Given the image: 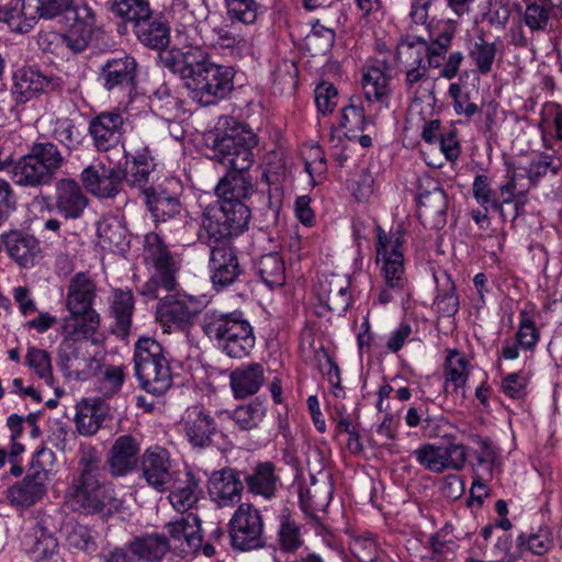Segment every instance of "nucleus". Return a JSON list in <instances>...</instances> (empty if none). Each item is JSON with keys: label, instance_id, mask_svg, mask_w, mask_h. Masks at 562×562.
<instances>
[{"label": "nucleus", "instance_id": "nucleus-1", "mask_svg": "<svg viewBox=\"0 0 562 562\" xmlns=\"http://www.w3.org/2000/svg\"><path fill=\"white\" fill-rule=\"evenodd\" d=\"M160 60L165 68L180 76L191 99L202 105L217 103L234 89V68L215 64L199 46L165 50Z\"/></svg>", "mask_w": 562, "mask_h": 562}, {"label": "nucleus", "instance_id": "nucleus-2", "mask_svg": "<svg viewBox=\"0 0 562 562\" xmlns=\"http://www.w3.org/2000/svg\"><path fill=\"white\" fill-rule=\"evenodd\" d=\"M104 467L99 451L89 447L81 450L78 471L66 491V502L75 513L108 519L122 508L112 482L102 477Z\"/></svg>", "mask_w": 562, "mask_h": 562}, {"label": "nucleus", "instance_id": "nucleus-3", "mask_svg": "<svg viewBox=\"0 0 562 562\" xmlns=\"http://www.w3.org/2000/svg\"><path fill=\"white\" fill-rule=\"evenodd\" d=\"M215 193L217 201L204 209L201 224L247 231L251 217L248 201L255 193L248 171L227 170L220 179Z\"/></svg>", "mask_w": 562, "mask_h": 562}, {"label": "nucleus", "instance_id": "nucleus-4", "mask_svg": "<svg viewBox=\"0 0 562 562\" xmlns=\"http://www.w3.org/2000/svg\"><path fill=\"white\" fill-rule=\"evenodd\" d=\"M201 329L233 359L249 356L256 344L254 327L241 310L207 308L201 317Z\"/></svg>", "mask_w": 562, "mask_h": 562}, {"label": "nucleus", "instance_id": "nucleus-5", "mask_svg": "<svg viewBox=\"0 0 562 562\" xmlns=\"http://www.w3.org/2000/svg\"><path fill=\"white\" fill-rule=\"evenodd\" d=\"M244 232L201 224L199 238L210 248L207 270L212 286L217 292L240 282L246 274L240 263L239 251L233 244V239Z\"/></svg>", "mask_w": 562, "mask_h": 562}, {"label": "nucleus", "instance_id": "nucleus-6", "mask_svg": "<svg viewBox=\"0 0 562 562\" xmlns=\"http://www.w3.org/2000/svg\"><path fill=\"white\" fill-rule=\"evenodd\" d=\"M376 237V263H381L383 279V286L380 289L376 300L382 305L395 300H400L402 303L408 302L412 292L404 267L405 233L398 227L387 235L381 227H378Z\"/></svg>", "mask_w": 562, "mask_h": 562}, {"label": "nucleus", "instance_id": "nucleus-7", "mask_svg": "<svg viewBox=\"0 0 562 562\" xmlns=\"http://www.w3.org/2000/svg\"><path fill=\"white\" fill-rule=\"evenodd\" d=\"M207 142L212 159L227 170L248 171L254 165V149L259 139L248 125L226 116L220 120Z\"/></svg>", "mask_w": 562, "mask_h": 562}, {"label": "nucleus", "instance_id": "nucleus-8", "mask_svg": "<svg viewBox=\"0 0 562 562\" xmlns=\"http://www.w3.org/2000/svg\"><path fill=\"white\" fill-rule=\"evenodd\" d=\"M134 371L139 385L155 396L164 395L173 383L170 359L154 338L140 337L134 348Z\"/></svg>", "mask_w": 562, "mask_h": 562}, {"label": "nucleus", "instance_id": "nucleus-9", "mask_svg": "<svg viewBox=\"0 0 562 562\" xmlns=\"http://www.w3.org/2000/svg\"><path fill=\"white\" fill-rule=\"evenodd\" d=\"M227 532L234 551L250 552L268 547L263 517L250 503L238 505L227 524Z\"/></svg>", "mask_w": 562, "mask_h": 562}, {"label": "nucleus", "instance_id": "nucleus-10", "mask_svg": "<svg viewBox=\"0 0 562 562\" xmlns=\"http://www.w3.org/2000/svg\"><path fill=\"white\" fill-rule=\"evenodd\" d=\"M11 97L16 105H23L40 95H60L65 90L61 77L38 66H24L13 74Z\"/></svg>", "mask_w": 562, "mask_h": 562}, {"label": "nucleus", "instance_id": "nucleus-11", "mask_svg": "<svg viewBox=\"0 0 562 562\" xmlns=\"http://www.w3.org/2000/svg\"><path fill=\"white\" fill-rule=\"evenodd\" d=\"M180 183L175 178H165L160 183L144 190L143 199L156 228L168 222H181L183 210L179 198Z\"/></svg>", "mask_w": 562, "mask_h": 562}, {"label": "nucleus", "instance_id": "nucleus-12", "mask_svg": "<svg viewBox=\"0 0 562 562\" xmlns=\"http://www.w3.org/2000/svg\"><path fill=\"white\" fill-rule=\"evenodd\" d=\"M412 456L425 470L434 473L461 471L468 460V448L463 443L449 441L446 445L424 443Z\"/></svg>", "mask_w": 562, "mask_h": 562}, {"label": "nucleus", "instance_id": "nucleus-13", "mask_svg": "<svg viewBox=\"0 0 562 562\" xmlns=\"http://www.w3.org/2000/svg\"><path fill=\"white\" fill-rule=\"evenodd\" d=\"M140 471L147 485L159 493L172 487L182 472L171 460L170 452L160 446H153L144 451L140 456Z\"/></svg>", "mask_w": 562, "mask_h": 562}, {"label": "nucleus", "instance_id": "nucleus-14", "mask_svg": "<svg viewBox=\"0 0 562 562\" xmlns=\"http://www.w3.org/2000/svg\"><path fill=\"white\" fill-rule=\"evenodd\" d=\"M180 426L189 445L199 450L214 446L215 437L221 434L212 413L200 404L189 406L184 411Z\"/></svg>", "mask_w": 562, "mask_h": 562}, {"label": "nucleus", "instance_id": "nucleus-15", "mask_svg": "<svg viewBox=\"0 0 562 562\" xmlns=\"http://www.w3.org/2000/svg\"><path fill=\"white\" fill-rule=\"evenodd\" d=\"M142 250L144 263L154 268L156 272L162 273L165 282L170 284L172 276L181 269L182 254L167 244L158 232L145 234Z\"/></svg>", "mask_w": 562, "mask_h": 562}, {"label": "nucleus", "instance_id": "nucleus-16", "mask_svg": "<svg viewBox=\"0 0 562 562\" xmlns=\"http://www.w3.org/2000/svg\"><path fill=\"white\" fill-rule=\"evenodd\" d=\"M138 64L126 53L108 58L100 67L98 81L110 93L132 91L136 86Z\"/></svg>", "mask_w": 562, "mask_h": 562}, {"label": "nucleus", "instance_id": "nucleus-17", "mask_svg": "<svg viewBox=\"0 0 562 562\" xmlns=\"http://www.w3.org/2000/svg\"><path fill=\"white\" fill-rule=\"evenodd\" d=\"M88 134L97 151H110L123 146L124 117L120 111H102L92 116Z\"/></svg>", "mask_w": 562, "mask_h": 562}, {"label": "nucleus", "instance_id": "nucleus-18", "mask_svg": "<svg viewBox=\"0 0 562 562\" xmlns=\"http://www.w3.org/2000/svg\"><path fill=\"white\" fill-rule=\"evenodd\" d=\"M80 181L93 196L114 199L122 190L121 162L106 166L103 161H94L81 171Z\"/></svg>", "mask_w": 562, "mask_h": 562}, {"label": "nucleus", "instance_id": "nucleus-19", "mask_svg": "<svg viewBox=\"0 0 562 562\" xmlns=\"http://www.w3.org/2000/svg\"><path fill=\"white\" fill-rule=\"evenodd\" d=\"M244 490L243 470L233 467L213 471L207 481L209 495L218 507L241 504Z\"/></svg>", "mask_w": 562, "mask_h": 562}, {"label": "nucleus", "instance_id": "nucleus-20", "mask_svg": "<svg viewBox=\"0 0 562 562\" xmlns=\"http://www.w3.org/2000/svg\"><path fill=\"white\" fill-rule=\"evenodd\" d=\"M47 480L48 472L33 460L24 479L8 488L7 498L14 507L29 508L46 494Z\"/></svg>", "mask_w": 562, "mask_h": 562}, {"label": "nucleus", "instance_id": "nucleus-21", "mask_svg": "<svg viewBox=\"0 0 562 562\" xmlns=\"http://www.w3.org/2000/svg\"><path fill=\"white\" fill-rule=\"evenodd\" d=\"M245 490L254 497L272 501L282 486L277 465L272 461H259L243 470Z\"/></svg>", "mask_w": 562, "mask_h": 562}, {"label": "nucleus", "instance_id": "nucleus-22", "mask_svg": "<svg viewBox=\"0 0 562 562\" xmlns=\"http://www.w3.org/2000/svg\"><path fill=\"white\" fill-rule=\"evenodd\" d=\"M200 313L199 301L189 295H166L157 305V319L168 328L184 327Z\"/></svg>", "mask_w": 562, "mask_h": 562}, {"label": "nucleus", "instance_id": "nucleus-23", "mask_svg": "<svg viewBox=\"0 0 562 562\" xmlns=\"http://www.w3.org/2000/svg\"><path fill=\"white\" fill-rule=\"evenodd\" d=\"M140 442L132 435L119 436L111 446L106 464L113 477L125 476L140 463Z\"/></svg>", "mask_w": 562, "mask_h": 562}, {"label": "nucleus", "instance_id": "nucleus-24", "mask_svg": "<svg viewBox=\"0 0 562 562\" xmlns=\"http://www.w3.org/2000/svg\"><path fill=\"white\" fill-rule=\"evenodd\" d=\"M124 164H121V181L124 180L133 188L140 190L142 194L145 189L150 187L149 177L154 172L156 164L147 147L131 154L123 149Z\"/></svg>", "mask_w": 562, "mask_h": 562}, {"label": "nucleus", "instance_id": "nucleus-25", "mask_svg": "<svg viewBox=\"0 0 562 562\" xmlns=\"http://www.w3.org/2000/svg\"><path fill=\"white\" fill-rule=\"evenodd\" d=\"M88 203L89 199L76 180L64 178L57 181L54 207L65 220L81 217Z\"/></svg>", "mask_w": 562, "mask_h": 562}, {"label": "nucleus", "instance_id": "nucleus-26", "mask_svg": "<svg viewBox=\"0 0 562 562\" xmlns=\"http://www.w3.org/2000/svg\"><path fill=\"white\" fill-rule=\"evenodd\" d=\"M132 30L138 42L147 48L164 50L170 43V26L161 12L153 10Z\"/></svg>", "mask_w": 562, "mask_h": 562}, {"label": "nucleus", "instance_id": "nucleus-27", "mask_svg": "<svg viewBox=\"0 0 562 562\" xmlns=\"http://www.w3.org/2000/svg\"><path fill=\"white\" fill-rule=\"evenodd\" d=\"M448 196L445 190L436 186L419 194L418 217L425 227L440 229L447 223Z\"/></svg>", "mask_w": 562, "mask_h": 562}, {"label": "nucleus", "instance_id": "nucleus-28", "mask_svg": "<svg viewBox=\"0 0 562 562\" xmlns=\"http://www.w3.org/2000/svg\"><path fill=\"white\" fill-rule=\"evenodd\" d=\"M265 382V369L259 362L243 363L229 372V386L235 400L258 393Z\"/></svg>", "mask_w": 562, "mask_h": 562}, {"label": "nucleus", "instance_id": "nucleus-29", "mask_svg": "<svg viewBox=\"0 0 562 562\" xmlns=\"http://www.w3.org/2000/svg\"><path fill=\"white\" fill-rule=\"evenodd\" d=\"M97 296L94 281L86 272L76 273L69 282L66 307L71 314H87L97 312L93 303Z\"/></svg>", "mask_w": 562, "mask_h": 562}, {"label": "nucleus", "instance_id": "nucleus-30", "mask_svg": "<svg viewBox=\"0 0 562 562\" xmlns=\"http://www.w3.org/2000/svg\"><path fill=\"white\" fill-rule=\"evenodd\" d=\"M94 22V13L89 5L85 4L79 8L75 23L64 34L59 35L61 45L74 54L86 50L92 40Z\"/></svg>", "mask_w": 562, "mask_h": 562}, {"label": "nucleus", "instance_id": "nucleus-31", "mask_svg": "<svg viewBox=\"0 0 562 562\" xmlns=\"http://www.w3.org/2000/svg\"><path fill=\"white\" fill-rule=\"evenodd\" d=\"M109 413L108 404L99 398H82L76 405L75 425L79 435L90 437L102 427Z\"/></svg>", "mask_w": 562, "mask_h": 562}, {"label": "nucleus", "instance_id": "nucleus-32", "mask_svg": "<svg viewBox=\"0 0 562 562\" xmlns=\"http://www.w3.org/2000/svg\"><path fill=\"white\" fill-rule=\"evenodd\" d=\"M127 542L138 562H161L171 551L168 536L156 531L134 536Z\"/></svg>", "mask_w": 562, "mask_h": 562}, {"label": "nucleus", "instance_id": "nucleus-33", "mask_svg": "<svg viewBox=\"0 0 562 562\" xmlns=\"http://www.w3.org/2000/svg\"><path fill=\"white\" fill-rule=\"evenodd\" d=\"M8 255L21 267H33L41 254L40 241L32 235L11 231L1 235Z\"/></svg>", "mask_w": 562, "mask_h": 562}, {"label": "nucleus", "instance_id": "nucleus-34", "mask_svg": "<svg viewBox=\"0 0 562 562\" xmlns=\"http://www.w3.org/2000/svg\"><path fill=\"white\" fill-rule=\"evenodd\" d=\"M172 487L168 488L169 502L180 513L190 510L199 501L202 490L200 480L191 471H182Z\"/></svg>", "mask_w": 562, "mask_h": 562}, {"label": "nucleus", "instance_id": "nucleus-35", "mask_svg": "<svg viewBox=\"0 0 562 562\" xmlns=\"http://www.w3.org/2000/svg\"><path fill=\"white\" fill-rule=\"evenodd\" d=\"M385 63L371 66L362 76V88L368 101H375L384 108L390 106L392 90L390 88L391 76Z\"/></svg>", "mask_w": 562, "mask_h": 562}, {"label": "nucleus", "instance_id": "nucleus-36", "mask_svg": "<svg viewBox=\"0 0 562 562\" xmlns=\"http://www.w3.org/2000/svg\"><path fill=\"white\" fill-rule=\"evenodd\" d=\"M311 480V486H299V503L306 516L316 519V514L324 512L331 501L333 485L330 483L317 484L313 475Z\"/></svg>", "mask_w": 562, "mask_h": 562}, {"label": "nucleus", "instance_id": "nucleus-37", "mask_svg": "<svg viewBox=\"0 0 562 562\" xmlns=\"http://www.w3.org/2000/svg\"><path fill=\"white\" fill-rule=\"evenodd\" d=\"M12 177L18 186L26 188L49 186L54 179L29 153L19 158L14 164Z\"/></svg>", "mask_w": 562, "mask_h": 562}, {"label": "nucleus", "instance_id": "nucleus-38", "mask_svg": "<svg viewBox=\"0 0 562 562\" xmlns=\"http://www.w3.org/2000/svg\"><path fill=\"white\" fill-rule=\"evenodd\" d=\"M278 520L279 527L273 549H278L282 553L294 554L304 544L301 526L295 521L288 507L282 508Z\"/></svg>", "mask_w": 562, "mask_h": 562}, {"label": "nucleus", "instance_id": "nucleus-39", "mask_svg": "<svg viewBox=\"0 0 562 562\" xmlns=\"http://www.w3.org/2000/svg\"><path fill=\"white\" fill-rule=\"evenodd\" d=\"M479 449L473 453L471 462L473 477L481 481H492L494 476V468L498 459V448L488 437H475Z\"/></svg>", "mask_w": 562, "mask_h": 562}, {"label": "nucleus", "instance_id": "nucleus-40", "mask_svg": "<svg viewBox=\"0 0 562 562\" xmlns=\"http://www.w3.org/2000/svg\"><path fill=\"white\" fill-rule=\"evenodd\" d=\"M134 295L131 290L115 289L111 301V315L115 319L113 333L125 337L130 334L134 313Z\"/></svg>", "mask_w": 562, "mask_h": 562}, {"label": "nucleus", "instance_id": "nucleus-41", "mask_svg": "<svg viewBox=\"0 0 562 562\" xmlns=\"http://www.w3.org/2000/svg\"><path fill=\"white\" fill-rule=\"evenodd\" d=\"M100 326V315L98 312L87 314H71L63 319L60 333L63 339L82 341L92 339Z\"/></svg>", "mask_w": 562, "mask_h": 562}, {"label": "nucleus", "instance_id": "nucleus-42", "mask_svg": "<svg viewBox=\"0 0 562 562\" xmlns=\"http://www.w3.org/2000/svg\"><path fill=\"white\" fill-rule=\"evenodd\" d=\"M435 280L437 283V294L434 301L436 312L445 317L454 316L459 311L460 301L451 276L443 271L439 276L435 274Z\"/></svg>", "mask_w": 562, "mask_h": 562}, {"label": "nucleus", "instance_id": "nucleus-43", "mask_svg": "<svg viewBox=\"0 0 562 562\" xmlns=\"http://www.w3.org/2000/svg\"><path fill=\"white\" fill-rule=\"evenodd\" d=\"M445 373V387L448 392L449 386L452 385L453 392L461 390L464 396V385L469 379V361L457 349L448 351V356L443 364Z\"/></svg>", "mask_w": 562, "mask_h": 562}, {"label": "nucleus", "instance_id": "nucleus-44", "mask_svg": "<svg viewBox=\"0 0 562 562\" xmlns=\"http://www.w3.org/2000/svg\"><path fill=\"white\" fill-rule=\"evenodd\" d=\"M52 136L68 154L79 150L86 140V135L74 120L69 117L56 119L53 124Z\"/></svg>", "mask_w": 562, "mask_h": 562}, {"label": "nucleus", "instance_id": "nucleus-45", "mask_svg": "<svg viewBox=\"0 0 562 562\" xmlns=\"http://www.w3.org/2000/svg\"><path fill=\"white\" fill-rule=\"evenodd\" d=\"M258 276L270 289L281 286L285 282V263L279 252L262 255L256 263Z\"/></svg>", "mask_w": 562, "mask_h": 562}, {"label": "nucleus", "instance_id": "nucleus-46", "mask_svg": "<svg viewBox=\"0 0 562 562\" xmlns=\"http://www.w3.org/2000/svg\"><path fill=\"white\" fill-rule=\"evenodd\" d=\"M108 8L124 23H130L132 29L153 11L149 0H110Z\"/></svg>", "mask_w": 562, "mask_h": 562}, {"label": "nucleus", "instance_id": "nucleus-47", "mask_svg": "<svg viewBox=\"0 0 562 562\" xmlns=\"http://www.w3.org/2000/svg\"><path fill=\"white\" fill-rule=\"evenodd\" d=\"M27 153L53 177L65 164L60 149L50 140L34 142Z\"/></svg>", "mask_w": 562, "mask_h": 562}, {"label": "nucleus", "instance_id": "nucleus-48", "mask_svg": "<svg viewBox=\"0 0 562 562\" xmlns=\"http://www.w3.org/2000/svg\"><path fill=\"white\" fill-rule=\"evenodd\" d=\"M227 417L232 419L240 430H251L258 427L266 416V407L258 398L245 405H239L233 411H226Z\"/></svg>", "mask_w": 562, "mask_h": 562}, {"label": "nucleus", "instance_id": "nucleus-49", "mask_svg": "<svg viewBox=\"0 0 562 562\" xmlns=\"http://www.w3.org/2000/svg\"><path fill=\"white\" fill-rule=\"evenodd\" d=\"M336 32L333 27L324 26L318 20L312 23V30L304 38L306 50L312 56L325 55L334 46Z\"/></svg>", "mask_w": 562, "mask_h": 562}, {"label": "nucleus", "instance_id": "nucleus-50", "mask_svg": "<svg viewBox=\"0 0 562 562\" xmlns=\"http://www.w3.org/2000/svg\"><path fill=\"white\" fill-rule=\"evenodd\" d=\"M372 121L364 114L359 98H351L350 103L341 110L339 126L346 130V135L352 138L351 133L363 132Z\"/></svg>", "mask_w": 562, "mask_h": 562}, {"label": "nucleus", "instance_id": "nucleus-51", "mask_svg": "<svg viewBox=\"0 0 562 562\" xmlns=\"http://www.w3.org/2000/svg\"><path fill=\"white\" fill-rule=\"evenodd\" d=\"M226 13L232 22L255 24L265 8L257 0H224Z\"/></svg>", "mask_w": 562, "mask_h": 562}, {"label": "nucleus", "instance_id": "nucleus-52", "mask_svg": "<svg viewBox=\"0 0 562 562\" xmlns=\"http://www.w3.org/2000/svg\"><path fill=\"white\" fill-rule=\"evenodd\" d=\"M97 234L104 247L123 249L126 245V227L116 216L100 220Z\"/></svg>", "mask_w": 562, "mask_h": 562}, {"label": "nucleus", "instance_id": "nucleus-53", "mask_svg": "<svg viewBox=\"0 0 562 562\" xmlns=\"http://www.w3.org/2000/svg\"><path fill=\"white\" fill-rule=\"evenodd\" d=\"M82 341L63 339L57 350V364L66 376H74L81 364L83 356L81 353Z\"/></svg>", "mask_w": 562, "mask_h": 562}, {"label": "nucleus", "instance_id": "nucleus-54", "mask_svg": "<svg viewBox=\"0 0 562 562\" xmlns=\"http://www.w3.org/2000/svg\"><path fill=\"white\" fill-rule=\"evenodd\" d=\"M552 538L547 527H541L536 533H520L517 537L516 546L518 557H524L526 553L542 555L552 547Z\"/></svg>", "mask_w": 562, "mask_h": 562}, {"label": "nucleus", "instance_id": "nucleus-55", "mask_svg": "<svg viewBox=\"0 0 562 562\" xmlns=\"http://www.w3.org/2000/svg\"><path fill=\"white\" fill-rule=\"evenodd\" d=\"M526 171L529 175L530 188L537 187L541 178L558 177L562 168V159L560 157H552L549 155H540L532 158Z\"/></svg>", "mask_w": 562, "mask_h": 562}, {"label": "nucleus", "instance_id": "nucleus-56", "mask_svg": "<svg viewBox=\"0 0 562 562\" xmlns=\"http://www.w3.org/2000/svg\"><path fill=\"white\" fill-rule=\"evenodd\" d=\"M495 56V43L486 42L483 34L477 37L469 50V57L481 75H487L492 71Z\"/></svg>", "mask_w": 562, "mask_h": 562}, {"label": "nucleus", "instance_id": "nucleus-57", "mask_svg": "<svg viewBox=\"0 0 562 562\" xmlns=\"http://www.w3.org/2000/svg\"><path fill=\"white\" fill-rule=\"evenodd\" d=\"M25 364L34 370L37 376L47 384L53 383L52 361L46 350L34 346L29 347L25 356Z\"/></svg>", "mask_w": 562, "mask_h": 562}, {"label": "nucleus", "instance_id": "nucleus-58", "mask_svg": "<svg viewBox=\"0 0 562 562\" xmlns=\"http://www.w3.org/2000/svg\"><path fill=\"white\" fill-rule=\"evenodd\" d=\"M68 544L86 553H93L98 549L95 531L81 524H76L67 535Z\"/></svg>", "mask_w": 562, "mask_h": 562}, {"label": "nucleus", "instance_id": "nucleus-59", "mask_svg": "<svg viewBox=\"0 0 562 562\" xmlns=\"http://www.w3.org/2000/svg\"><path fill=\"white\" fill-rule=\"evenodd\" d=\"M36 540L33 546L34 559H53L56 561L58 553V541L49 533L42 522H37L35 528Z\"/></svg>", "mask_w": 562, "mask_h": 562}, {"label": "nucleus", "instance_id": "nucleus-60", "mask_svg": "<svg viewBox=\"0 0 562 562\" xmlns=\"http://www.w3.org/2000/svg\"><path fill=\"white\" fill-rule=\"evenodd\" d=\"M492 184V178L484 173H479L474 178L472 184L473 198L483 209L487 206H491V209L499 207V203L496 200V191L493 190Z\"/></svg>", "mask_w": 562, "mask_h": 562}, {"label": "nucleus", "instance_id": "nucleus-61", "mask_svg": "<svg viewBox=\"0 0 562 562\" xmlns=\"http://www.w3.org/2000/svg\"><path fill=\"white\" fill-rule=\"evenodd\" d=\"M314 97L317 110L323 115L331 114L339 100L337 88L329 81H321L314 90Z\"/></svg>", "mask_w": 562, "mask_h": 562}, {"label": "nucleus", "instance_id": "nucleus-62", "mask_svg": "<svg viewBox=\"0 0 562 562\" xmlns=\"http://www.w3.org/2000/svg\"><path fill=\"white\" fill-rule=\"evenodd\" d=\"M150 105L153 109L160 111L161 115L172 114L181 106L179 98L172 94L171 89L166 83H162L153 93Z\"/></svg>", "mask_w": 562, "mask_h": 562}, {"label": "nucleus", "instance_id": "nucleus-63", "mask_svg": "<svg viewBox=\"0 0 562 562\" xmlns=\"http://www.w3.org/2000/svg\"><path fill=\"white\" fill-rule=\"evenodd\" d=\"M449 97L453 100V110L458 115H464L471 119L479 112V106L470 102V92H462V87L458 82H452L448 90Z\"/></svg>", "mask_w": 562, "mask_h": 562}, {"label": "nucleus", "instance_id": "nucleus-64", "mask_svg": "<svg viewBox=\"0 0 562 562\" xmlns=\"http://www.w3.org/2000/svg\"><path fill=\"white\" fill-rule=\"evenodd\" d=\"M100 562H138L128 542L124 544H105L99 553Z\"/></svg>", "mask_w": 562, "mask_h": 562}]
</instances>
